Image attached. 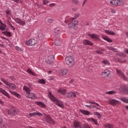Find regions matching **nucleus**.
<instances>
[{"mask_svg":"<svg viewBox=\"0 0 128 128\" xmlns=\"http://www.w3.org/2000/svg\"><path fill=\"white\" fill-rule=\"evenodd\" d=\"M15 22H17V24H19L20 22V20L18 18H15L14 20Z\"/></svg>","mask_w":128,"mask_h":128,"instance_id":"obj_47","label":"nucleus"},{"mask_svg":"<svg viewBox=\"0 0 128 128\" xmlns=\"http://www.w3.org/2000/svg\"><path fill=\"white\" fill-rule=\"evenodd\" d=\"M119 60V62H122V64H124V62H126V60Z\"/></svg>","mask_w":128,"mask_h":128,"instance_id":"obj_60","label":"nucleus"},{"mask_svg":"<svg viewBox=\"0 0 128 128\" xmlns=\"http://www.w3.org/2000/svg\"><path fill=\"white\" fill-rule=\"evenodd\" d=\"M86 108H92V105H86Z\"/></svg>","mask_w":128,"mask_h":128,"instance_id":"obj_56","label":"nucleus"},{"mask_svg":"<svg viewBox=\"0 0 128 128\" xmlns=\"http://www.w3.org/2000/svg\"><path fill=\"white\" fill-rule=\"evenodd\" d=\"M0 104H4V102H2V100H0Z\"/></svg>","mask_w":128,"mask_h":128,"instance_id":"obj_64","label":"nucleus"},{"mask_svg":"<svg viewBox=\"0 0 128 128\" xmlns=\"http://www.w3.org/2000/svg\"><path fill=\"white\" fill-rule=\"evenodd\" d=\"M10 94H14V96H17V98H20V94H18L16 92L12 91V90H10Z\"/></svg>","mask_w":128,"mask_h":128,"instance_id":"obj_30","label":"nucleus"},{"mask_svg":"<svg viewBox=\"0 0 128 128\" xmlns=\"http://www.w3.org/2000/svg\"><path fill=\"white\" fill-rule=\"evenodd\" d=\"M54 60V56L52 54V55H50L48 57V58L46 60V64H52Z\"/></svg>","mask_w":128,"mask_h":128,"instance_id":"obj_8","label":"nucleus"},{"mask_svg":"<svg viewBox=\"0 0 128 128\" xmlns=\"http://www.w3.org/2000/svg\"><path fill=\"white\" fill-rule=\"evenodd\" d=\"M111 12H112V14H116V10H111Z\"/></svg>","mask_w":128,"mask_h":128,"instance_id":"obj_61","label":"nucleus"},{"mask_svg":"<svg viewBox=\"0 0 128 128\" xmlns=\"http://www.w3.org/2000/svg\"><path fill=\"white\" fill-rule=\"evenodd\" d=\"M19 24H22V26H24V24H26V22L21 20L20 21V22L19 23Z\"/></svg>","mask_w":128,"mask_h":128,"instance_id":"obj_51","label":"nucleus"},{"mask_svg":"<svg viewBox=\"0 0 128 128\" xmlns=\"http://www.w3.org/2000/svg\"><path fill=\"white\" fill-rule=\"evenodd\" d=\"M49 94L50 96V98L52 100V102H56V98L54 97V95L51 93V92H50Z\"/></svg>","mask_w":128,"mask_h":128,"instance_id":"obj_26","label":"nucleus"},{"mask_svg":"<svg viewBox=\"0 0 128 128\" xmlns=\"http://www.w3.org/2000/svg\"><path fill=\"white\" fill-rule=\"evenodd\" d=\"M44 115L45 116V118H44V120L46 122H48V124H54L56 122H54V120L50 118V116L48 114H44Z\"/></svg>","mask_w":128,"mask_h":128,"instance_id":"obj_3","label":"nucleus"},{"mask_svg":"<svg viewBox=\"0 0 128 128\" xmlns=\"http://www.w3.org/2000/svg\"><path fill=\"white\" fill-rule=\"evenodd\" d=\"M54 44L55 46H60L62 44V42H60V40L58 38H57L54 42Z\"/></svg>","mask_w":128,"mask_h":128,"instance_id":"obj_19","label":"nucleus"},{"mask_svg":"<svg viewBox=\"0 0 128 128\" xmlns=\"http://www.w3.org/2000/svg\"><path fill=\"white\" fill-rule=\"evenodd\" d=\"M102 38L104 40L108 42H112V40L108 36H102Z\"/></svg>","mask_w":128,"mask_h":128,"instance_id":"obj_20","label":"nucleus"},{"mask_svg":"<svg viewBox=\"0 0 128 128\" xmlns=\"http://www.w3.org/2000/svg\"><path fill=\"white\" fill-rule=\"evenodd\" d=\"M117 74H118L119 76H120L124 80L128 82V78L124 76V74L122 72V70H116Z\"/></svg>","mask_w":128,"mask_h":128,"instance_id":"obj_5","label":"nucleus"},{"mask_svg":"<svg viewBox=\"0 0 128 128\" xmlns=\"http://www.w3.org/2000/svg\"><path fill=\"white\" fill-rule=\"evenodd\" d=\"M72 28H74V30H78V24H74Z\"/></svg>","mask_w":128,"mask_h":128,"instance_id":"obj_49","label":"nucleus"},{"mask_svg":"<svg viewBox=\"0 0 128 128\" xmlns=\"http://www.w3.org/2000/svg\"><path fill=\"white\" fill-rule=\"evenodd\" d=\"M106 94H116V91H115V90L108 91V92H106Z\"/></svg>","mask_w":128,"mask_h":128,"instance_id":"obj_36","label":"nucleus"},{"mask_svg":"<svg viewBox=\"0 0 128 128\" xmlns=\"http://www.w3.org/2000/svg\"><path fill=\"white\" fill-rule=\"evenodd\" d=\"M120 92L124 94H128V87L125 85L122 86L120 88Z\"/></svg>","mask_w":128,"mask_h":128,"instance_id":"obj_7","label":"nucleus"},{"mask_svg":"<svg viewBox=\"0 0 128 128\" xmlns=\"http://www.w3.org/2000/svg\"><path fill=\"white\" fill-rule=\"evenodd\" d=\"M3 94H4V96H7V98H10V95L8 94V93H7L6 92V90H4V92H3Z\"/></svg>","mask_w":128,"mask_h":128,"instance_id":"obj_45","label":"nucleus"},{"mask_svg":"<svg viewBox=\"0 0 128 128\" xmlns=\"http://www.w3.org/2000/svg\"><path fill=\"white\" fill-rule=\"evenodd\" d=\"M27 72L28 73V74H32V76H36V74H34V73L32 72V71L30 70V69H28L27 70Z\"/></svg>","mask_w":128,"mask_h":128,"instance_id":"obj_43","label":"nucleus"},{"mask_svg":"<svg viewBox=\"0 0 128 128\" xmlns=\"http://www.w3.org/2000/svg\"><path fill=\"white\" fill-rule=\"evenodd\" d=\"M92 70L90 69V68H89V69L88 70V72H92Z\"/></svg>","mask_w":128,"mask_h":128,"instance_id":"obj_62","label":"nucleus"},{"mask_svg":"<svg viewBox=\"0 0 128 128\" xmlns=\"http://www.w3.org/2000/svg\"><path fill=\"white\" fill-rule=\"evenodd\" d=\"M86 0H84V2L82 4V6H84V4H86Z\"/></svg>","mask_w":128,"mask_h":128,"instance_id":"obj_63","label":"nucleus"},{"mask_svg":"<svg viewBox=\"0 0 128 128\" xmlns=\"http://www.w3.org/2000/svg\"><path fill=\"white\" fill-rule=\"evenodd\" d=\"M54 22V20L50 18H48L46 20V22L47 24H52V22Z\"/></svg>","mask_w":128,"mask_h":128,"instance_id":"obj_27","label":"nucleus"},{"mask_svg":"<svg viewBox=\"0 0 128 128\" xmlns=\"http://www.w3.org/2000/svg\"><path fill=\"white\" fill-rule=\"evenodd\" d=\"M84 44H88V46H93L94 43L88 40H85L84 42Z\"/></svg>","mask_w":128,"mask_h":128,"instance_id":"obj_25","label":"nucleus"},{"mask_svg":"<svg viewBox=\"0 0 128 128\" xmlns=\"http://www.w3.org/2000/svg\"><path fill=\"white\" fill-rule=\"evenodd\" d=\"M23 88L26 92V98H32V100H36V94L30 92V89L28 87L24 86Z\"/></svg>","mask_w":128,"mask_h":128,"instance_id":"obj_2","label":"nucleus"},{"mask_svg":"<svg viewBox=\"0 0 128 128\" xmlns=\"http://www.w3.org/2000/svg\"><path fill=\"white\" fill-rule=\"evenodd\" d=\"M30 116L32 117V116H42V114L40 112H33V113H30L29 114Z\"/></svg>","mask_w":128,"mask_h":128,"instance_id":"obj_13","label":"nucleus"},{"mask_svg":"<svg viewBox=\"0 0 128 128\" xmlns=\"http://www.w3.org/2000/svg\"><path fill=\"white\" fill-rule=\"evenodd\" d=\"M82 124V123L80 122L75 121L74 122V128H80V126Z\"/></svg>","mask_w":128,"mask_h":128,"instance_id":"obj_15","label":"nucleus"},{"mask_svg":"<svg viewBox=\"0 0 128 128\" xmlns=\"http://www.w3.org/2000/svg\"><path fill=\"white\" fill-rule=\"evenodd\" d=\"M107 48L110 50H112V52H118V50H116V48H112V46H108Z\"/></svg>","mask_w":128,"mask_h":128,"instance_id":"obj_33","label":"nucleus"},{"mask_svg":"<svg viewBox=\"0 0 128 128\" xmlns=\"http://www.w3.org/2000/svg\"><path fill=\"white\" fill-rule=\"evenodd\" d=\"M54 6H56V4H54V3H52V4H50V7Z\"/></svg>","mask_w":128,"mask_h":128,"instance_id":"obj_58","label":"nucleus"},{"mask_svg":"<svg viewBox=\"0 0 128 128\" xmlns=\"http://www.w3.org/2000/svg\"><path fill=\"white\" fill-rule=\"evenodd\" d=\"M48 2H49L48 0H43L44 4H46Z\"/></svg>","mask_w":128,"mask_h":128,"instance_id":"obj_53","label":"nucleus"},{"mask_svg":"<svg viewBox=\"0 0 128 128\" xmlns=\"http://www.w3.org/2000/svg\"><path fill=\"white\" fill-rule=\"evenodd\" d=\"M2 34H4V36H12V33L8 31V30H6L5 32H2Z\"/></svg>","mask_w":128,"mask_h":128,"instance_id":"obj_16","label":"nucleus"},{"mask_svg":"<svg viewBox=\"0 0 128 128\" xmlns=\"http://www.w3.org/2000/svg\"><path fill=\"white\" fill-rule=\"evenodd\" d=\"M8 24H9V26H10V28H12V30H16V28H14V26H12V24H10V22H8Z\"/></svg>","mask_w":128,"mask_h":128,"instance_id":"obj_48","label":"nucleus"},{"mask_svg":"<svg viewBox=\"0 0 128 128\" xmlns=\"http://www.w3.org/2000/svg\"><path fill=\"white\" fill-rule=\"evenodd\" d=\"M56 104L58 106H60L62 108H64V104H62V102H60V100H58V98H56Z\"/></svg>","mask_w":128,"mask_h":128,"instance_id":"obj_14","label":"nucleus"},{"mask_svg":"<svg viewBox=\"0 0 128 128\" xmlns=\"http://www.w3.org/2000/svg\"><path fill=\"white\" fill-rule=\"evenodd\" d=\"M104 32L106 34H110V36H114L116 33L114 31H110L108 30H104Z\"/></svg>","mask_w":128,"mask_h":128,"instance_id":"obj_23","label":"nucleus"},{"mask_svg":"<svg viewBox=\"0 0 128 128\" xmlns=\"http://www.w3.org/2000/svg\"><path fill=\"white\" fill-rule=\"evenodd\" d=\"M54 32L55 34H60V30H58L57 28H55Z\"/></svg>","mask_w":128,"mask_h":128,"instance_id":"obj_52","label":"nucleus"},{"mask_svg":"<svg viewBox=\"0 0 128 128\" xmlns=\"http://www.w3.org/2000/svg\"><path fill=\"white\" fill-rule=\"evenodd\" d=\"M94 116H98V118H102V115L98 112H94Z\"/></svg>","mask_w":128,"mask_h":128,"instance_id":"obj_41","label":"nucleus"},{"mask_svg":"<svg viewBox=\"0 0 128 128\" xmlns=\"http://www.w3.org/2000/svg\"><path fill=\"white\" fill-rule=\"evenodd\" d=\"M16 50H20V47L16 46Z\"/></svg>","mask_w":128,"mask_h":128,"instance_id":"obj_59","label":"nucleus"},{"mask_svg":"<svg viewBox=\"0 0 128 128\" xmlns=\"http://www.w3.org/2000/svg\"><path fill=\"white\" fill-rule=\"evenodd\" d=\"M80 111L82 114H84L85 116H90V112L86 110H80Z\"/></svg>","mask_w":128,"mask_h":128,"instance_id":"obj_17","label":"nucleus"},{"mask_svg":"<svg viewBox=\"0 0 128 128\" xmlns=\"http://www.w3.org/2000/svg\"><path fill=\"white\" fill-rule=\"evenodd\" d=\"M116 54H118L119 56H120L121 58H122L124 56V54L122 53H118Z\"/></svg>","mask_w":128,"mask_h":128,"instance_id":"obj_54","label":"nucleus"},{"mask_svg":"<svg viewBox=\"0 0 128 128\" xmlns=\"http://www.w3.org/2000/svg\"><path fill=\"white\" fill-rule=\"evenodd\" d=\"M4 90L2 89V88H0V92H2V94H3L4 92Z\"/></svg>","mask_w":128,"mask_h":128,"instance_id":"obj_57","label":"nucleus"},{"mask_svg":"<svg viewBox=\"0 0 128 128\" xmlns=\"http://www.w3.org/2000/svg\"><path fill=\"white\" fill-rule=\"evenodd\" d=\"M58 92L60 94H66V89H60L58 91Z\"/></svg>","mask_w":128,"mask_h":128,"instance_id":"obj_28","label":"nucleus"},{"mask_svg":"<svg viewBox=\"0 0 128 128\" xmlns=\"http://www.w3.org/2000/svg\"><path fill=\"white\" fill-rule=\"evenodd\" d=\"M102 62H103V64L106 66H110V62L108 60H104L102 61Z\"/></svg>","mask_w":128,"mask_h":128,"instance_id":"obj_38","label":"nucleus"},{"mask_svg":"<svg viewBox=\"0 0 128 128\" xmlns=\"http://www.w3.org/2000/svg\"><path fill=\"white\" fill-rule=\"evenodd\" d=\"M38 38L40 40H42L44 38V35L42 34V32H40L38 34Z\"/></svg>","mask_w":128,"mask_h":128,"instance_id":"obj_22","label":"nucleus"},{"mask_svg":"<svg viewBox=\"0 0 128 128\" xmlns=\"http://www.w3.org/2000/svg\"><path fill=\"white\" fill-rule=\"evenodd\" d=\"M1 80L3 82H4L5 84H6V86H8L11 90H16V85H14V84L6 81V80H4V78H2Z\"/></svg>","mask_w":128,"mask_h":128,"instance_id":"obj_4","label":"nucleus"},{"mask_svg":"<svg viewBox=\"0 0 128 128\" xmlns=\"http://www.w3.org/2000/svg\"><path fill=\"white\" fill-rule=\"evenodd\" d=\"M80 128H90L88 124H83L80 126Z\"/></svg>","mask_w":128,"mask_h":128,"instance_id":"obj_31","label":"nucleus"},{"mask_svg":"<svg viewBox=\"0 0 128 128\" xmlns=\"http://www.w3.org/2000/svg\"><path fill=\"white\" fill-rule=\"evenodd\" d=\"M8 114L13 116H16V114H18V112L15 109L12 108L8 110Z\"/></svg>","mask_w":128,"mask_h":128,"instance_id":"obj_12","label":"nucleus"},{"mask_svg":"<svg viewBox=\"0 0 128 128\" xmlns=\"http://www.w3.org/2000/svg\"><path fill=\"white\" fill-rule=\"evenodd\" d=\"M38 84H46V82L44 79H39L38 80Z\"/></svg>","mask_w":128,"mask_h":128,"instance_id":"obj_35","label":"nucleus"},{"mask_svg":"<svg viewBox=\"0 0 128 128\" xmlns=\"http://www.w3.org/2000/svg\"><path fill=\"white\" fill-rule=\"evenodd\" d=\"M68 26L70 28H74V23L72 22L69 23Z\"/></svg>","mask_w":128,"mask_h":128,"instance_id":"obj_46","label":"nucleus"},{"mask_svg":"<svg viewBox=\"0 0 128 128\" xmlns=\"http://www.w3.org/2000/svg\"><path fill=\"white\" fill-rule=\"evenodd\" d=\"M62 76H66L68 72V69H64L62 72Z\"/></svg>","mask_w":128,"mask_h":128,"instance_id":"obj_37","label":"nucleus"},{"mask_svg":"<svg viewBox=\"0 0 128 128\" xmlns=\"http://www.w3.org/2000/svg\"><path fill=\"white\" fill-rule=\"evenodd\" d=\"M104 126H105L106 128H113L114 126L112 124H107L106 125H104Z\"/></svg>","mask_w":128,"mask_h":128,"instance_id":"obj_44","label":"nucleus"},{"mask_svg":"<svg viewBox=\"0 0 128 128\" xmlns=\"http://www.w3.org/2000/svg\"><path fill=\"white\" fill-rule=\"evenodd\" d=\"M68 98H76V95L74 92H70L68 93Z\"/></svg>","mask_w":128,"mask_h":128,"instance_id":"obj_24","label":"nucleus"},{"mask_svg":"<svg viewBox=\"0 0 128 128\" xmlns=\"http://www.w3.org/2000/svg\"><path fill=\"white\" fill-rule=\"evenodd\" d=\"M6 28V25L5 24L0 25V30H5Z\"/></svg>","mask_w":128,"mask_h":128,"instance_id":"obj_34","label":"nucleus"},{"mask_svg":"<svg viewBox=\"0 0 128 128\" xmlns=\"http://www.w3.org/2000/svg\"><path fill=\"white\" fill-rule=\"evenodd\" d=\"M88 36H91L92 38H98V36L96 34H88Z\"/></svg>","mask_w":128,"mask_h":128,"instance_id":"obj_40","label":"nucleus"},{"mask_svg":"<svg viewBox=\"0 0 128 128\" xmlns=\"http://www.w3.org/2000/svg\"><path fill=\"white\" fill-rule=\"evenodd\" d=\"M37 104H38V106H40V108H44L46 106V104H44V103L42 102H36Z\"/></svg>","mask_w":128,"mask_h":128,"instance_id":"obj_29","label":"nucleus"},{"mask_svg":"<svg viewBox=\"0 0 128 128\" xmlns=\"http://www.w3.org/2000/svg\"><path fill=\"white\" fill-rule=\"evenodd\" d=\"M110 74V72L108 70H105L103 72L101 73V76L103 78H106V76H108V75Z\"/></svg>","mask_w":128,"mask_h":128,"instance_id":"obj_11","label":"nucleus"},{"mask_svg":"<svg viewBox=\"0 0 128 128\" xmlns=\"http://www.w3.org/2000/svg\"><path fill=\"white\" fill-rule=\"evenodd\" d=\"M72 2L74 4H80L78 0H72Z\"/></svg>","mask_w":128,"mask_h":128,"instance_id":"obj_39","label":"nucleus"},{"mask_svg":"<svg viewBox=\"0 0 128 128\" xmlns=\"http://www.w3.org/2000/svg\"><path fill=\"white\" fill-rule=\"evenodd\" d=\"M87 120L88 122H94L96 126H98V120L94 118H88L87 119Z\"/></svg>","mask_w":128,"mask_h":128,"instance_id":"obj_18","label":"nucleus"},{"mask_svg":"<svg viewBox=\"0 0 128 128\" xmlns=\"http://www.w3.org/2000/svg\"><path fill=\"white\" fill-rule=\"evenodd\" d=\"M110 102L111 104H112V106H116L118 104V100H110Z\"/></svg>","mask_w":128,"mask_h":128,"instance_id":"obj_21","label":"nucleus"},{"mask_svg":"<svg viewBox=\"0 0 128 128\" xmlns=\"http://www.w3.org/2000/svg\"><path fill=\"white\" fill-rule=\"evenodd\" d=\"M110 4H112L114 6H122L124 2L120 0H112L110 2Z\"/></svg>","mask_w":128,"mask_h":128,"instance_id":"obj_9","label":"nucleus"},{"mask_svg":"<svg viewBox=\"0 0 128 128\" xmlns=\"http://www.w3.org/2000/svg\"><path fill=\"white\" fill-rule=\"evenodd\" d=\"M26 44H27V46H34V44H36V40L34 39H31L28 41H26Z\"/></svg>","mask_w":128,"mask_h":128,"instance_id":"obj_10","label":"nucleus"},{"mask_svg":"<svg viewBox=\"0 0 128 128\" xmlns=\"http://www.w3.org/2000/svg\"><path fill=\"white\" fill-rule=\"evenodd\" d=\"M117 74H118L119 76H120L124 80L128 82V78L124 76V74L122 72V70H116Z\"/></svg>","mask_w":128,"mask_h":128,"instance_id":"obj_6","label":"nucleus"},{"mask_svg":"<svg viewBox=\"0 0 128 128\" xmlns=\"http://www.w3.org/2000/svg\"><path fill=\"white\" fill-rule=\"evenodd\" d=\"M73 24H78V20H74V22H73Z\"/></svg>","mask_w":128,"mask_h":128,"instance_id":"obj_55","label":"nucleus"},{"mask_svg":"<svg viewBox=\"0 0 128 128\" xmlns=\"http://www.w3.org/2000/svg\"><path fill=\"white\" fill-rule=\"evenodd\" d=\"M120 100L123 102H126V104H128V98L126 97L122 98Z\"/></svg>","mask_w":128,"mask_h":128,"instance_id":"obj_32","label":"nucleus"},{"mask_svg":"<svg viewBox=\"0 0 128 128\" xmlns=\"http://www.w3.org/2000/svg\"><path fill=\"white\" fill-rule=\"evenodd\" d=\"M80 14H74V17L72 18V20H76L78 16H80Z\"/></svg>","mask_w":128,"mask_h":128,"instance_id":"obj_42","label":"nucleus"},{"mask_svg":"<svg viewBox=\"0 0 128 128\" xmlns=\"http://www.w3.org/2000/svg\"><path fill=\"white\" fill-rule=\"evenodd\" d=\"M65 62L66 63V64L69 67V68H72V66H74V58L72 57V56H66L65 58Z\"/></svg>","mask_w":128,"mask_h":128,"instance_id":"obj_1","label":"nucleus"},{"mask_svg":"<svg viewBox=\"0 0 128 128\" xmlns=\"http://www.w3.org/2000/svg\"><path fill=\"white\" fill-rule=\"evenodd\" d=\"M96 52V54H102V50H97Z\"/></svg>","mask_w":128,"mask_h":128,"instance_id":"obj_50","label":"nucleus"}]
</instances>
